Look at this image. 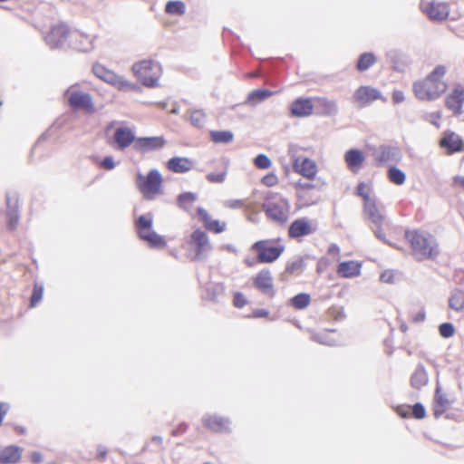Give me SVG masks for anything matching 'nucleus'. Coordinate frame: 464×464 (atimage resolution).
<instances>
[{"label": "nucleus", "mask_w": 464, "mask_h": 464, "mask_svg": "<svg viewBox=\"0 0 464 464\" xmlns=\"http://www.w3.org/2000/svg\"><path fill=\"white\" fill-rule=\"evenodd\" d=\"M447 73L445 65H437L426 77L412 84L414 96L422 102H433L440 99L447 91L448 83L444 80Z\"/></svg>", "instance_id": "f257e3e1"}, {"label": "nucleus", "mask_w": 464, "mask_h": 464, "mask_svg": "<svg viewBox=\"0 0 464 464\" xmlns=\"http://www.w3.org/2000/svg\"><path fill=\"white\" fill-rule=\"evenodd\" d=\"M405 238L409 242L412 255L419 260L433 259L439 255V246L433 237L419 230H408Z\"/></svg>", "instance_id": "f03ea898"}, {"label": "nucleus", "mask_w": 464, "mask_h": 464, "mask_svg": "<svg viewBox=\"0 0 464 464\" xmlns=\"http://www.w3.org/2000/svg\"><path fill=\"white\" fill-rule=\"evenodd\" d=\"M262 208L266 217L276 223L284 224L288 220L291 206L289 201L279 193H267Z\"/></svg>", "instance_id": "7ed1b4c3"}, {"label": "nucleus", "mask_w": 464, "mask_h": 464, "mask_svg": "<svg viewBox=\"0 0 464 464\" xmlns=\"http://www.w3.org/2000/svg\"><path fill=\"white\" fill-rule=\"evenodd\" d=\"M260 264H271L284 253L285 246L281 237L261 239L251 246Z\"/></svg>", "instance_id": "20e7f679"}, {"label": "nucleus", "mask_w": 464, "mask_h": 464, "mask_svg": "<svg viewBox=\"0 0 464 464\" xmlns=\"http://www.w3.org/2000/svg\"><path fill=\"white\" fill-rule=\"evenodd\" d=\"M131 71L144 86L150 88L159 85L162 74L161 65L152 60H141L133 63Z\"/></svg>", "instance_id": "39448f33"}, {"label": "nucleus", "mask_w": 464, "mask_h": 464, "mask_svg": "<svg viewBox=\"0 0 464 464\" xmlns=\"http://www.w3.org/2000/svg\"><path fill=\"white\" fill-rule=\"evenodd\" d=\"M153 217L150 213L139 217L135 222V229L138 237L147 242L150 247L164 248L167 242L163 237L157 234L152 229Z\"/></svg>", "instance_id": "423d86ee"}, {"label": "nucleus", "mask_w": 464, "mask_h": 464, "mask_svg": "<svg viewBox=\"0 0 464 464\" xmlns=\"http://www.w3.org/2000/svg\"><path fill=\"white\" fill-rule=\"evenodd\" d=\"M162 176L157 169L150 170L147 175L138 174L136 179L138 189L148 200H152L162 194Z\"/></svg>", "instance_id": "0eeeda50"}, {"label": "nucleus", "mask_w": 464, "mask_h": 464, "mask_svg": "<svg viewBox=\"0 0 464 464\" xmlns=\"http://www.w3.org/2000/svg\"><path fill=\"white\" fill-rule=\"evenodd\" d=\"M187 256L190 261L201 260L212 249L208 234L200 228L195 229L187 242Z\"/></svg>", "instance_id": "6e6552de"}, {"label": "nucleus", "mask_w": 464, "mask_h": 464, "mask_svg": "<svg viewBox=\"0 0 464 464\" xmlns=\"http://www.w3.org/2000/svg\"><path fill=\"white\" fill-rule=\"evenodd\" d=\"M313 102H316L323 107L326 113H331L334 110V103L325 98H298L291 103L290 111L292 116L302 118L312 115L314 111Z\"/></svg>", "instance_id": "1a4fd4ad"}, {"label": "nucleus", "mask_w": 464, "mask_h": 464, "mask_svg": "<svg viewBox=\"0 0 464 464\" xmlns=\"http://www.w3.org/2000/svg\"><path fill=\"white\" fill-rule=\"evenodd\" d=\"M92 72L98 78L108 82L121 92L135 91L138 89L136 84L117 75L114 72L107 69L102 64H94Z\"/></svg>", "instance_id": "9d476101"}, {"label": "nucleus", "mask_w": 464, "mask_h": 464, "mask_svg": "<svg viewBox=\"0 0 464 464\" xmlns=\"http://www.w3.org/2000/svg\"><path fill=\"white\" fill-rule=\"evenodd\" d=\"M70 106L74 110H82L87 112H94V106L92 102L91 96L74 87H70L66 92Z\"/></svg>", "instance_id": "9b49d317"}, {"label": "nucleus", "mask_w": 464, "mask_h": 464, "mask_svg": "<svg viewBox=\"0 0 464 464\" xmlns=\"http://www.w3.org/2000/svg\"><path fill=\"white\" fill-rule=\"evenodd\" d=\"M297 203L300 208L314 205L319 200L316 186L312 183L297 182L295 186Z\"/></svg>", "instance_id": "f8f14e48"}, {"label": "nucleus", "mask_w": 464, "mask_h": 464, "mask_svg": "<svg viewBox=\"0 0 464 464\" xmlns=\"http://www.w3.org/2000/svg\"><path fill=\"white\" fill-rule=\"evenodd\" d=\"M421 11L433 21L446 20L450 14L449 5L445 2L426 1L420 4Z\"/></svg>", "instance_id": "ddd939ff"}, {"label": "nucleus", "mask_w": 464, "mask_h": 464, "mask_svg": "<svg viewBox=\"0 0 464 464\" xmlns=\"http://www.w3.org/2000/svg\"><path fill=\"white\" fill-rule=\"evenodd\" d=\"M353 100L360 107L368 106L378 100L386 101L378 89L369 85H362L356 89L353 95Z\"/></svg>", "instance_id": "4468645a"}, {"label": "nucleus", "mask_w": 464, "mask_h": 464, "mask_svg": "<svg viewBox=\"0 0 464 464\" xmlns=\"http://www.w3.org/2000/svg\"><path fill=\"white\" fill-rule=\"evenodd\" d=\"M444 103L446 108L452 111L453 114H461L463 112L462 107L464 104V85L461 83L455 84L446 95Z\"/></svg>", "instance_id": "2eb2a0df"}, {"label": "nucleus", "mask_w": 464, "mask_h": 464, "mask_svg": "<svg viewBox=\"0 0 464 464\" xmlns=\"http://www.w3.org/2000/svg\"><path fill=\"white\" fill-rule=\"evenodd\" d=\"M253 285L262 294L273 296L275 295L274 277L268 268L261 269L253 278Z\"/></svg>", "instance_id": "dca6fc26"}, {"label": "nucleus", "mask_w": 464, "mask_h": 464, "mask_svg": "<svg viewBox=\"0 0 464 464\" xmlns=\"http://www.w3.org/2000/svg\"><path fill=\"white\" fill-rule=\"evenodd\" d=\"M293 169L295 173L313 180L318 172V168L313 160L304 157H296L293 160Z\"/></svg>", "instance_id": "f3484780"}, {"label": "nucleus", "mask_w": 464, "mask_h": 464, "mask_svg": "<svg viewBox=\"0 0 464 464\" xmlns=\"http://www.w3.org/2000/svg\"><path fill=\"white\" fill-rule=\"evenodd\" d=\"M440 148L445 149L447 154L452 155L464 150V141L461 137L452 130H445L439 141Z\"/></svg>", "instance_id": "a211bd4d"}, {"label": "nucleus", "mask_w": 464, "mask_h": 464, "mask_svg": "<svg viewBox=\"0 0 464 464\" xmlns=\"http://www.w3.org/2000/svg\"><path fill=\"white\" fill-rule=\"evenodd\" d=\"M198 221L203 225L205 229L214 234L223 233L227 229V223L218 219H213L211 215L204 208H197Z\"/></svg>", "instance_id": "6ab92c4d"}, {"label": "nucleus", "mask_w": 464, "mask_h": 464, "mask_svg": "<svg viewBox=\"0 0 464 464\" xmlns=\"http://www.w3.org/2000/svg\"><path fill=\"white\" fill-rule=\"evenodd\" d=\"M230 420L217 414L208 415L203 419V425L212 432L223 433L230 431Z\"/></svg>", "instance_id": "aec40b11"}, {"label": "nucleus", "mask_w": 464, "mask_h": 464, "mask_svg": "<svg viewBox=\"0 0 464 464\" xmlns=\"http://www.w3.org/2000/svg\"><path fill=\"white\" fill-rule=\"evenodd\" d=\"M362 208L364 215L375 226V233L377 234L385 220L382 209L378 205L377 199L363 204Z\"/></svg>", "instance_id": "412c9836"}, {"label": "nucleus", "mask_w": 464, "mask_h": 464, "mask_svg": "<svg viewBox=\"0 0 464 464\" xmlns=\"http://www.w3.org/2000/svg\"><path fill=\"white\" fill-rule=\"evenodd\" d=\"M315 231V227L307 218H297L291 223L288 228V236L292 238H299L308 236Z\"/></svg>", "instance_id": "4be33fe9"}, {"label": "nucleus", "mask_w": 464, "mask_h": 464, "mask_svg": "<svg viewBox=\"0 0 464 464\" xmlns=\"http://www.w3.org/2000/svg\"><path fill=\"white\" fill-rule=\"evenodd\" d=\"M395 154V148L382 145L373 150L372 157L375 165L380 167L396 161Z\"/></svg>", "instance_id": "5701e85b"}, {"label": "nucleus", "mask_w": 464, "mask_h": 464, "mask_svg": "<svg viewBox=\"0 0 464 464\" xmlns=\"http://www.w3.org/2000/svg\"><path fill=\"white\" fill-rule=\"evenodd\" d=\"M365 161L362 151L357 149L348 150L344 154V162L347 168L353 173H357Z\"/></svg>", "instance_id": "b1692460"}, {"label": "nucleus", "mask_w": 464, "mask_h": 464, "mask_svg": "<svg viewBox=\"0 0 464 464\" xmlns=\"http://www.w3.org/2000/svg\"><path fill=\"white\" fill-rule=\"evenodd\" d=\"M166 141L163 137L138 138L135 140L134 148L140 152H146L162 148Z\"/></svg>", "instance_id": "393cba45"}, {"label": "nucleus", "mask_w": 464, "mask_h": 464, "mask_svg": "<svg viewBox=\"0 0 464 464\" xmlns=\"http://www.w3.org/2000/svg\"><path fill=\"white\" fill-rule=\"evenodd\" d=\"M451 404V400L449 396L442 391V389L438 386L436 388L434 400H433V413L435 417H440L444 414L450 408Z\"/></svg>", "instance_id": "a878e982"}, {"label": "nucleus", "mask_w": 464, "mask_h": 464, "mask_svg": "<svg viewBox=\"0 0 464 464\" xmlns=\"http://www.w3.org/2000/svg\"><path fill=\"white\" fill-rule=\"evenodd\" d=\"M362 263L350 260L341 262L336 269V273L340 277L351 278L358 276L361 273Z\"/></svg>", "instance_id": "bb28decb"}, {"label": "nucleus", "mask_w": 464, "mask_h": 464, "mask_svg": "<svg viewBox=\"0 0 464 464\" xmlns=\"http://www.w3.org/2000/svg\"><path fill=\"white\" fill-rule=\"evenodd\" d=\"M117 147L121 150L128 148L136 139L132 130L128 127L118 128L113 136Z\"/></svg>", "instance_id": "cd10ccee"}, {"label": "nucleus", "mask_w": 464, "mask_h": 464, "mask_svg": "<svg viewBox=\"0 0 464 464\" xmlns=\"http://www.w3.org/2000/svg\"><path fill=\"white\" fill-rule=\"evenodd\" d=\"M167 169L174 173H186L192 169L193 162L188 158L173 157L166 164Z\"/></svg>", "instance_id": "c85d7f7f"}, {"label": "nucleus", "mask_w": 464, "mask_h": 464, "mask_svg": "<svg viewBox=\"0 0 464 464\" xmlns=\"http://www.w3.org/2000/svg\"><path fill=\"white\" fill-rule=\"evenodd\" d=\"M23 454V449L18 446H7L0 454V464H15Z\"/></svg>", "instance_id": "c756f323"}, {"label": "nucleus", "mask_w": 464, "mask_h": 464, "mask_svg": "<svg viewBox=\"0 0 464 464\" xmlns=\"http://www.w3.org/2000/svg\"><path fill=\"white\" fill-rule=\"evenodd\" d=\"M273 95V92L266 89H256L250 92L245 101V103L255 106Z\"/></svg>", "instance_id": "7c9ffc66"}, {"label": "nucleus", "mask_w": 464, "mask_h": 464, "mask_svg": "<svg viewBox=\"0 0 464 464\" xmlns=\"http://www.w3.org/2000/svg\"><path fill=\"white\" fill-rule=\"evenodd\" d=\"M67 37V31H48L44 35L46 44L51 48L59 47Z\"/></svg>", "instance_id": "2f4dec72"}, {"label": "nucleus", "mask_w": 464, "mask_h": 464, "mask_svg": "<svg viewBox=\"0 0 464 464\" xmlns=\"http://www.w3.org/2000/svg\"><path fill=\"white\" fill-rule=\"evenodd\" d=\"M12 200L14 201V209H13L12 211L7 213V215H6L7 221L6 222H7L8 229L14 230L18 225V220H19V217H18L17 210H16L18 199L16 198H12L10 197H7V206L8 207L11 206Z\"/></svg>", "instance_id": "473e14b6"}, {"label": "nucleus", "mask_w": 464, "mask_h": 464, "mask_svg": "<svg viewBox=\"0 0 464 464\" xmlns=\"http://www.w3.org/2000/svg\"><path fill=\"white\" fill-rule=\"evenodd\" d=\"M375 63L376 57L372 53H364L359 57L356 63V69L359 72H364L372 66Z\"/></svg>", "instance_id": "72a5a7b5"}, {"label": "nucleus", "mask_w": 464, "mask_h": 464, "mask_svg": "<svg viewBox=\"0 0 464 464\" xmlns=\"http://www.w3.org/2000/svg\"><path fill=\"white\" fill-rule=\"evenodd\" d=\"M356 195L362 199L363 204L376 199L372 194V188L365 182H360L356 187Z\"/></svg>", "instance_id": "f704fd0d"}, {"label": "nucleus", "mask_w": 464, "mask_h": 464, "mask_svg": "<svg viewBox=\"0 0 464 464\" xmlns=\"http://www.w3.org/2000/svg\"><path fill=\"white\" fill-rule=\"evenodd\" d=\"M388 180L397 186L404 184L406 180L405 173L396 167H390L387 171Z\"/></svg>", "instance_id": "c9c22d12"}, {"label": "nucleus", "mask_w": 464, "mask_h": 464, "mask_svg": "<svg viewBox=\"0 0 464 464\" xmlns=\"http://www.w3.org/2000/svg\"><path fill=\"white\" fill-rule=\"evenodd\" d=\"M197 199V195L192 192H185L180 194L178 198L177 202L180 208L188 211L191 209L194 202Z\"/></svg>", "instance_id": "e433bc0d"}, {"label": "nucleus", "mask_w": 464, "mask_h": 464, "mask_svg": "<svg viewBox=\"0 0 464 464\" xmlns=\"http://www.w3.org/2000/svg\"><path fill=\"white\" fill-rule=\"evenodd\" d=\"M449 305L457 312L462 311L464 309V293L460 290H455L449 299Z\"/></svg>", "instance_id": "4c0bfd02"}, {"label": "nucleus", "mask_w": 464, "mask_h": 464, "mask_svg": "<svg viewBox=\"0 0 464 464\" xmlns=\"http://www.w3.org/2000/svg\"><path fill=\"white\" fill-rule=\"evenodd\" d=\"M186 12V5L182 1H169L165 5V13L169 15H182Z\"/></svg>", "instance_id": "58836bf2"}, {"label": "nucleus", "mask_w": 464, "mask_h": 464, "mask_svg": "<svg viewBox=\"0 0 464 464\" xmlns=\"http://www.w3.org/2000/svg\"><path fill=\"white\" fill-rule=\"evenodd\" d=\"M311 303V296L309 294L301 293L295 295L291 299V304L294 308L297 310H303L306 308Z\"/></svg>", "instance_id": "ea45409f"}, {"label": "nucleus", "mask_w": 464, "mask_h": 464, "mask_svg": "<svg viewBox=\"0 0 464 464\" xmlns=\"http://www.w3.org/2000/svg\"><path fill=\"white\" fill-rule=\"evenodd\" d=\"M427 382L428 376L426 372L421 369L416 370L411 375V384L416 389H420L421 387L425 386Z\"/></svg>", "instance_id": "a19ab883"}, {"label": "nucleus", "mask_w": 464, "mask_h": 464, "mask_svg": "<svg viewBox=\"0 0 464 464\" xmlns=\"http://www.w3.org/2000/svg\"><path fill=\"white\" fill-rule=\"evenodd\" d=\"M210 137L215 143H228L232 141L234 135L229 130H214L210 132Z\"/></svg>", "instance_id": "79ce46f5"}, {"label": "nucleus", "mask_w": 464, "mask_h": 464, "mask_svg": "<svg viewBox=\"0 0 464 464\" xmlns=\"http://www.w3.org/2000/svg\"><path fill=\"white\" fill-rule=\"evenodd\" d=\"M189 120L192 125L200 128L206 121V113L202 110H194L190 112Z\"/></svg>", "instance_id": "37998d69"}, {"label": "nucleus", "mask_w": 464, "mask_h": 464, "mask_svg": "<svg viewBox=\"0 0 464 464\" xmlns=\"http://www.w3.org/2000/svg\"><path fill=\"white\" fill-rule=\"evenodd\" d=\"M304 268V263L302 259H298L289 263L286 266L285 271L290 275L298 276L300 275Z\"/></svg>", "instance_id": "c03bdc74"}, {"label": "nucleus", "mask_w": 464, "mask_h": 464, "mask_svg": "<svg viewBox=\"0 0 464 464\" xmlns=\"http://www.w3.org/2000/svg\"><path fill=\"white\" fill-rule=\"evenodd\" d=\"M254 164L257 169H266L271 167L272 162L266 155L259 154L255 158Z\"/></svg>", "instance_id": "a18cd8bd"}, {"label": "nucleus", "mask_w": 464, "mask_h": 464, "mask_svg": "<svg viewBox=\"0 0 464 464\" xmlns=\"http://www.w3.org/2000/svg\"><path fill=\"white\" fill-rule=\"evenodd\" d=\"M261 182L266 187H274L278 184L279 179L274 172H269L262 178Z\"/></svg>", "instance_id": "49530a36"}, {"label": "nucleus", "mask_w": 464, "mask_h": 464, "mask_svg": "<svg viewBox=\"0 0 464 464\" xmlns=\"http://www.w3.org/2000/svg\"><path fill=\"white\" fill-rule=\"evenodd\" d=\"M439 332L442 337L449 338L454 334V327L450 323H444L440 325Z\"/></svg>", "instance_id": "de8ad7c7"}, {"label": "nucleus", "mask_w": 464, "mask_h": 464, "mask_svg": "<svg viewBox=\"0 0 464 464\" xmlns=\"http://www.w3.org/2000/svg\"><path fill=\"white\" fill-rule=\"evenodd\" d=\"M411 415L415 419H423L426 415L425 408L420 403H415L411 408Z\"/></svg>", "instance_id": "09e8293b"}, {"label": "nucleus", "mask_w": 464, "mask_h": 464, "mask_svg": "<svg viewBox=\"0 0 464 464\" xmlns=\"http://www.w3.org/2000/svg\"><path fill=\"white\" fill-rule=\"evenodd\" d=\"M247 301L245 295L240 292H236L233 295V305L237 308H242L246 304Z\"/></svg>", "instance_id": "8fccbe9b"}, {"label": "nucleus", "mask_w": 464, "mask_h": 464, "mask_svg": "<svg viewBox=\"0 0 464 464\" xmlns=\"http://www.w3.org/2000/svg\"><path fill=\"white\" fill-rule=\"evenodd\" d=\"M227 175V171L223 170L218 173H208L207 175V179L211 183H221L225 180Z\"/></svg>", "instance_id": "3c124183"}, {"label": "nucleus", "mask_w": 464, "mask_h": 464, "mask_svg": "<svg viewBox=\"0 0 464 464\" xmlns=\"http://www.w3.org/2000/svg\"><path fill=\"white\" fill-rule=\"evenodd\" d=\"M380 279L383 283L393 284L396 279V273L393 270H385L381 274Z\"/></svg>", "instance_id": "603ef678"}, {"label": "nucleus", "mask_w": 464, "mask_h": 464, "mask_svg": "<svg viewBox=\"0 0 464 464\" xmlns=\"http://www.w3.org/2000/svg\"><path fill=\"white\" fill-rule=\"evenodd\" d=\"M245 201L242 199H228L224 202V207L230 209H241L245 208Z\"/></svg>", "instance_id": "864d4df0"}, {"label": "nucleus", "mask_w": 464, "mask_h": 464, "mask_svg": "<svg viewBox=\"0 0 464 464\" xmlns=\"http://www.w3.org/2000/svg\"><path fill=\"white\" fill-rule=\"evenodd\" d=\"M43 288L41 286L34 285L33 295L31 297V305L34 306L42 299Z\"/></svg>", "instance_id": "5fc2aeb1"}, {"label": "nucleus", "mask_w": 464, "mask_h": 464, "mask_svg": "<svg viewBox=\"0 0 464 464\" xmlns=\"http://www.w3.org/2000/svg\"><path fill=\"white\" fill-rule=\"evenodd\" d=\"M425 320V312L423 309L413 311L410 314V321L413 323H420Z\"/></svg>", "instance_id": "6e6d98bb"}, {"label": "nucleus", "mask_w": 464, "mask_h": 464, "mask_svg": "<svg viewBox=\"0 0 464 464\" xmlns=\"http://www.w3.org/2000/svg\"><path fill=\"white\" fill-rule=\"evenodd\" d=\"M442 118V114L440 111H435L429 115L428 121L430 123L434 125L436 128L440 127V120Z\"/></svg>", "instance_id": "4d7b16f0"}, {"label": "nucleus", "mask_w": 464, "mask_h": 464, "mask_svg": "<svg viewBox=\"0 0 464 464\" xmlns=\"http://www.w3.org/2000/svg\"><path fill=\"white\" fill-rule=\"evenodd\" d=\"M392 99L394 104H398L404 102L405 97L403 92L401 90H394L392 92Z\"/></svg>", "instance_id": "13d9d810"}, {"label": "nucleus", "mask_w": 464, "mask_h": 464, "mask_svg": "<svg viewBox=\"0 0 464 464\" xmlns=\"http://www.w3.org/2000/svg\"><path fill=\"white\" fill-rule=\"evenodd\" d=\"M101 166L108 170L112 169L115 167V163L112 157H105L103 160L101 162Z\"/></svg>", "instance_id": "bf43d9fd"}, {"label": "nucleus", "mask_w": 464, "mask_h": 464, "mask_svg": "<svg viewBox=\"0 0 464 464\" xmlns=\"http://www.w3.org/2000/svg\"><path fill=\"white\" fill-rule=\"evenodd\" d=\"M396 411L402 418H408L411 416V412H410L411 407L410 406L401 405V406L397 407Z\"/></svg>", "instance_id": "052dcab7"}, {"label": "nucleus", "mask_w": 464, "mask_h": 464, "mask_svg": "<svg viewBox=\"0 0 464 464\" xmlns=\"http://www.w3.org/2000/svg\"><path fill=\"white\" fill-rule=\"evenodd\" d=\"M107 457V450L104 448H99L95 453V459L103 461Z\"/></svg>", "instance_id": "680f3d73"}, {"label": "nucleus", "mask_w": 464, "mask_h": 464, "mask_svg": "<svg viewBox=\"0 0 464 464\" xmlns=\"http://www.w3.org/2000/svg\"><path fill=\"white\" fill-rule=\"evenodd\" d=\"M30 458H31V461L34 464H38V463L42 462V460H43L42 454L40 452H37V451L33 452L31 454Z\"/></svg>", "instance_id": "e2e57ef3"}, {"label": "nucleus", "mask_w": 464, "mask_h": 464, "mask_svg": "<svg viewBox=\"0 0 464 464\" xmlns=\"http://www.w3.org/2000/svg\"><path fill=\"white\" fill-rule=\"evenodd\" d=\"M269 314V312L267 310H265V309H256L253 312V314L252 316L253 317H267Z\"/></svg>", "instance_id": "0e129e2a"}, {"label": "nucleus", "mask_w": 464, "mask_h": 464, "mask_svg": "<svg viewBox=\"0 0 464 464\" xmlns=\"http://www.w3.org/2000/svg\"><path fill=\"white\" fill-rule=\"evenodd\" d=\"M8 411V405L4 402H0V425L3 422L4 417L7 413Z\"/></svg>", "instance_id": "69168bd1"}, {"label": "nucleus", "mask_w": 464, "mask_h": 464, "mask_svg": "<svg viewBox=\"0 0 464 464\" xmlns=\"http://www.w3.org/2000/svg\"><path fill=\"white\" fill-rule=\"evenodd\" d=\"M455 185L462 188L464 189V177H457L454 179Z\"/></svg>", "instance_id": "338daca9"}, {"label": "nucleus", "mask_w": 464, "mask_h": 464, "mask_svg": "<svg viewBox=\"0 0 464 464\" xmlns=\"http://www.w3.org/2000/svg\"><path fill=\"white\" fill-rule=\"evenodd\" d=\"M400 329H401V332L406 333L407 330H408V327H407V325L405 324H401V326H400Z\"/></svg>", "instance_id": "774afa93"}]
</instances>
